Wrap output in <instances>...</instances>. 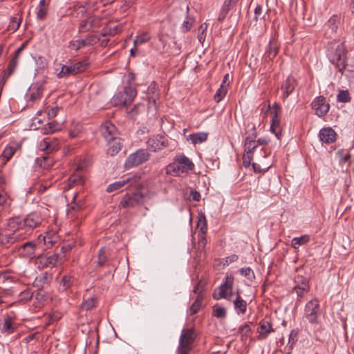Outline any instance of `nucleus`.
<instances>
[{
    "label": "nucleus",
    "mask_w": 354,
    "mask_h": 354,
    "mask_svg": "<svg viewBox=\"0 0 354 354\" xmlns=\"http://www.w3.org/2000/svg\"><path fill=\"white\" fill-rule=\"evenodd\" d=\"M269 140L264 138H259L257 140H255V147L254 149L251 150V153L249 155L247 152L244 151L243 156V165L245 167H248L251 165V162L253 159V156L257 151V149L259 145H266L268 143Z\"/></svg>",
    "instance_id": "19"
},
{
    "label": "nucleus",
    "mask_w": 354,
    "mask_h": 354,
    "mask_svg": "<svg viewBox=\"0 0 354 354\" xmlns=\"http://www.w3.org/2000/svg\"><path fill=\"white\" fill-rule=\"evenodd\" d=\"M297 340L298 331L292 330L289 335L288 342L287 346L285 347L283 352L286 354H291L292 348Z\"/></svg>",
    "instance_id": "34"
},
{
    "label": "nucleus",
    "mask_w": 354,
    "mask_h": 354,
    "mask_svg": "<svg viewBox=\"0 0 354 354\" xmlns=\"http://www.w3.org/2000/svg\"><path fill=\"white\" fill-rule=\"evenodd\" d=\"M68 75H76L73 64L63 65L61 71L57 74L58 77L62 78Z\"/></svg>",
    "instance_id": "44"
},
{
    "label": "nucleus",
    "mask_w": 354,
    "mask_h": 354,
    "mask_svg": "<svg viewBox=\"0 0 354 354\" xmlns=\"http://www.w3.org/2000/svg\"><path fill=\"white\" fill-rule=\"evenodd\" d=\"M239 0H225L223 5L219 12L218 21L223 22L228 12L232 10L237 4Z\"/></svg>",
    "instance_id": "23"
},
{
    "label": "nucleus",
    "mask_w": 354,
    "mask_h": 354,
    "mask_svg": "<svg viewBox=\"0 0 354 354\" xmlns=\"http://www.w3.org/2000/svg\"><path fill=\"white\" fill-rule=\"evenodd\" d=\"M102 17L95 15H88L87 17L80 21L78 27L80 33L89 32L93 28H99L102 26Z\"/></svg>",
    "instance_id": "11"
},
{
    "label": "nucleus",
    "mask_w": 354,
    "mask_h": 354,
    "mask_svg": "<svg viewBox=\"0 0 354 354\" xmlns=\"http://www.w3.org/2000/svg\"><path fill=\"white\" fill-rule=\"evenodd\" d=\"M147 96L149 103L156 105V101L158 99L159 96L158 86L156 82H153L147 88Z\"/></svg>",
    "instance_id": "29"
},
{
    "label": "nucleus",
    "mask_w": 354,
    "mask_h": 354,
    "mask_svg": "<svg viewBox=\"0 0 354 354\" xmlns=\"http://www.w3.org/2000/svg\"><path fill=\"white\" fill-rule=\"evenodd\" d=\"M251 331L252 330L249 324L245 323L243 325L240 326V327L239 328L238 333L241 336V340L244 341L246 340L247 338L249 337Z\"/></svg>",
    "instance_id": "45"
},
{
    "label": "nucleus",
    "mask_w": 354,
    "mask_h": 354,
    "mask_svg": "<svg viewBox=\"0 0 354 354\" xmlns=\"http://www.w3.org/2000/svg\"><path fill=\"white\" fill-rule=\"evenodd\" d=\"M147 147L152 151H157L167 147V139L160 135L149 138L147 142Z\"/></svg>",
    "instance_id": "17"
},
{
    "label": "nucleus",
    "mask_w": 354,
    "mask_h": 354,
    "mask_svg": "<svg viewBox=\"0 0 354 354\" xmlns=\"http://www.w3.org/2000/svg\"><path fill=\"white\" fill-rule=\"evenodd\" d=\"M310 241L309 235L304 234L300 237H295L291 241V245L294 248H297L299 245H304Z\"/></svg>",
    "instance_id": "40"
},
{
    "label": "nucleus",
    "mask_w": 354,
    "mask_h": 354,
    "mask_svg": "<svg viewBox=\"0 0 354 354\" xmlns=\"http://www.w3.org/2000/svg\"><path fill=\"white\" fill-rule=\"evenodd\" d=\"M212 315L217 318L223 319L226 317V310L224 307L214 306Z\"/></svg>",
    "instance_id": "55"
},
{
    "label": "nucleus",
    "mask_w": 354,
    "mask_h": 354,
    "mask_svg": "<svg viewBox=\"0 0 354 354\" xmlns=\"http://www.w3.org/2000/svg\"><path fill=\"white\" fill-rule=\"evenodd\" d=\"M337 100L338 102H344V103L349 102L351 101V98L350 97V93H349L348 91V90L340 91L337 96Z\"/></svg>",
    "instance_id": "52"
},
{
    "label": "nucleus",
    "mask_w": 354,
    "mask_h": 354,
    "mask_svg": "<svg viewBox=\"0 0 354 354\" xmlns=\"http://www.w3.org/2000/svg\"><path fill=\"white\" fill-rule=\"evenodd\" d=\"M53 280V275L47 272H43L37 276L34 282L33 286L39 289H41L45 285H48Z\"/></svg>",
    "instance_id": "24"
},
{
    "label": "nucleus",
    "mask_w": 354,
    "mask_h": 354,
    "mask_svg": "<svg viewBox=\"0 0 354 354\" xmlns=\"http://www.w3.org/2000/svg\"><path fill=\"white\" fill-rule=\"evenodd\" d=\"M107 257L105 254L104 248H102L98 252L97 264L100 266H103L106 262Z\"/></svg>",
    "instance_id": "57"
},
{
    "label": "nucleus",
    "mask_w": 354,
    "mask_h": 354,
    "mask_svg": "<svg viewBox=\"0 0 354 354\" xmlns=\"http://www.w3.org/2000/svg\"><path fill=\"white\" fill-rule=\"evenodd\" d=\"M265 15H263V8L261 5H257L254 8V19L256 21L259 20L264 19Z\"/></svg>",
    "instance_id": "58"
},
{
    "label": "nucleus",
    "mask_w": 354,
    "mask_h": 354,
    "mask_svg": "<svg viewBox=\"0 0 354 354\" xmlns=\"http://www.w3.org/2000/svg\"><path fill=\"white\" fill-rule=\"evenodd\" d=\"M347 50L344 42H330L328 44L326 55L331 64L342 73L346 66Z\"/></svg>",
    "instance_id": "2"
},
{
    "label": "nucleus",
    "mask_w": 354,
    "mask_h": 354,
    "mask_svg": "<svg viewBox=\"0 0 354 354\" xmlns=\"http://www.w3.org/2000/svg\"><path fill=\"white\" fill-rule=\"evenodd\" d=\"M109 148L107 149V154L113 156L117 154L122 147L121 140L120 138H115L111 142H107Z\"/></svg>",
    "instance_id": "30"
},
{
    "label": "nucleus",
    "mask_w": 354,
    "mask_h": 354,
    "mask_svg": "<svg viewBox=\"0 0 354 354\" xmlns=\"http://www.w3.org/2000/svg\"><path fill=\"white\" fill-rule=\"evenodd\" d=\"M203 302V295H198L194 302L190 307V315L196 314L201 309Z\"/></svg>",
    "instance_id": "42"
},
{
    "label": "nucleus",
    "mask_w": 354,
    "mask_h": 354,
    "mask_svg": "<svg viewBox=\"0 0 354 354\" xmlns=\"http://www.w3.org/2000/svg\"><path fill=\"white\" fill-rule=\"evenodd\" d=\"M82 42H85L84 39H80L70 43V48L75 50H78L82 47L87 46L86 44H83Z\"/></svg>",
    "instance_id": "61"
},
{
    "label": "nucleus",
    "mask_w": 354,
    "mask_h": 354,
    "mask_svg": "<svg viewBox=\"0 0 354 354\" xmlns=\"http://www.w3.org/2000/svg\"><path fill=\"white\" fill-rule=\"evenodd\" d=\"M197 227L200 229L202 234H205L207 232V227L205 215H202L197 222Z\"/></svg>",
    "instance_id": "56"
},
{
    "label": "nucleus",
    "mask_w": 354,
    "mask_h": 354,
    "mask_svg": "<svg viewBox=\"0 0 354 354\" xmlns=\"http://www.w3.org/2000/svg\"><path fill=\"white\" fill-rule=\"evenodd\" d=\"M322 315V309L317 299L309 301L305 306L304 316L312 324H318L319 318Z\"/></svg>",
    "instance_id": "7"
},
{
    "label": "nucleus",
    "mask_w": 354,
    "mask_h": 354,
    "mask_svg": "<svg viewBox=\"0 0 354 354\" xmlns=\"http://www.w3.org/2000/svg\"><path fill=\"white\" fill-rule=\"evenodd\" d=\"M58 145L59 142L57 138L51 140L50 138H47L44 140V146L47 153L57 150L58 149Z\"/></svg>",
    "instance_id": "37"
},
{
    "label": "nucleus",
    "mask_w": 354,
    "mask_h": 354,
    "mask_svg": "<svg viewBox=\"0 0 354 354\" xmlns=\"http://www.w3.org/2000/svg\"><path fill=\"white\" fill-rule=\"evenodd\" d=\"M227 91V88L226 85H220L219 88L216 91V93L214 95V99L216 102H219L221 101L223 97L225 96Z\"/></svg>",
    "instance_id": "48"
},
{
    "label": "nucleus",
    "mask_w": 354,
    "mask_h": 354,
    "mask_svg": "<svg viewBox=\"0 0 354 354\" xmlns=\"http://www.w3.org/2000/svg\"><path fill=\"white\" fill-rule=\"evenodd\" d=\"M39 248V244L35 241H28L21 245L24 250V256L27 258H33L36 256V252Z\"/></svg>",
    "instance_id": "25"
},
{
    "label": "nucleus",
    "mask_w": 354,
    "mask_h": 354,
    "mask_svg": "<svg viewBox=\"0 0 354 354\" xmlns=\"http://www.w3.org/2000/svg\"><path fill=\"white\" fill-rule=\"evenodd\" d=\"M149 153L145 149H138L136 152L130 154L126 159L124 167L131 168L138 166L149 158Z\"/></svg>",
    "instance_id": "12"
},
{
    "label": "nucleus",
    "mask_w": 354,
    "mask_h": 354,
    "mask_svg": "<svg viewBox=\"0 0 354 354\" xmlns=\"http://www.w3.org/2000/svg\"><path fill=\"white\" fill-rule=\"evenodd\" d=\"M295 286H299L300 288H305L309 289L308 279L302 275L298 274L295 278Z\"/></svg>",
    "instance_id": "49"
},
{
    "label": "nucleus",
    "mask_w": 354,
    "mask_h": 354,
    "mask_svg": "<svg viewBox=\"0 0 354 354\" xmlns=\"http://www.w3.org/2000/svg\"><path fill=\"white\" fill-rule=\"evenodd\" d=\"M309 289L305 288H300L299 286H295L293 292L297 294V299L295 303L296 306H298L301 299L308 292Z\"/></svg>",
    "instance_id": "47"
},
{
    "label": "nucleus",
    "mask_w": 354,
    "mask_h": 354,
    "mask_svg": "<svg viewBox=\"0 0 354 354\" xmlns=\"http://www.w3.org/2000/svg\"><path fill=\"white\" fill-rule=\"evenodd\" d=\"M279 51V45L277 44V41L274 39H271L270 41L268 48L266 50L265 54H264V59L266 62L270 61L278 53Z\"/></svg>",
    "instance_id": "27"
},
{
    "label": "nucleus",
    "mask_w": 354,
    "mask_h": 354,
    "mask_svg": "<svg viewBox=\"0 0 354 354\" xmlns=\"http://www.w3.org/2000/svg\"><path fill=\"white\" fill-rule=\"evenodd\" d=\"M297 86L296 80L291 75L282 83L281 90L283 91L282 100L284 101L291 93H293Z\"/></svg>",
    "instance_id": "18"
},
{
    "label": "nucleus",
    "mask_w": 354,
    "mask_h": 354,
    "mask_svg": "<svg viewBox=\"0 0 354 354\" xmlns=\"http://www.w3.org/2000/svg\"><path fill=\"white\" fill-rule=\"evenodd\" d=\"M319 137L323 142L330 144L336 140L337 133L331 127H326L319 131Z\"/></svg>",
    "instance_id": "22"
},
{
    "label": "nucleus",
    "mask_w": 354,
    "mask_h": 354,
    "mask_svg": "<svg viewBox=\"0 0 354 354\" xmlns=\"http://www.w3.org/2000/svg\"><path fill=\"white\" fill-rule=\"evenodd\" d=\"M48 127H45L44 129V133H53L55 131H56L57 130H58V124L57 122H49L48 124H47Z\"/></svg>",
    "instance_id": "62"
},
{
    "label": "nucleus",
    "mask_w": 354,
    "mask_h": 354,
    "mask_svg": "<svg viewBox=\"0 0 354 354\" xmlns=\"http://www.w3.org/2000/svg\"><path fill=\"white\" fill-rule=\"evenodd\" d=\"M137 95L136 89L131 86H125L123 91L116 93L111 100L115 106H127L132 103Z\"/></svg>",
    "instance_id": "4"
},
{
    "label": "nucleus",
    "mask_w": 354,
    "mask_h": 354,
    "mask_svg": "<svg viewBox=\"0 0 354 354\" xmlns=\"http://www.w3.org/2000/svg\"><path fill=\"white\" fill-rule=\"evenodd\" d=\"M270 155V151L264 148L261 147L259 150L258 148L257 149V151L255 152L253 158H255L259 162L263 163V160Z\"/></svg>",
    "instance_id": "43"
},
{
    "label": "nucleus",
    "mask_w": 354,
    "mask_h": 354,
    "mask_svg": "<svg viewBox=\"0 0 354 354\" xmlns=\"http://www.w3.org/2000/svg\"><path fill=\"white\" fill-rule=\"evenodd\" d=\"M33 296V292L30 290H28V289H26V290L21 292L20 293V299L21 300H24L26 301L30 300Z\"/></svg>",
    "instance_id": "64"
},
{
    "label": "nucleus",
    "mask_w": 354,
    "mask_h": 354,
    "mask_svg": "<svg viewBox=\"0 0 354 354\" xmlns=\"http://www.w3.org/2000/svg\"><path fill=\"white\" fill-rule=\"evenodd\" d=\"M97 304V298L96 297H89L88 299H84V301L81 304V308L86 311L90 310L95 308Z\"/></svg>",
    "instance_id": "39"
},
{
    "label": "nucleus",
    "mask_w": 354,
    "mask_h": 354,
    "mask_svg": "<svg viewBox=\"0 0 354 354\" xmlns=\"http://www.w3.org/2000/svg\"><path fill=\"white\" fill-rule=\"evenodd\" d=\"M21 233L16 229L15 230H8L7 225L4 231L0 233V248H9L11 245L23 240Z\"/></svg>",
    "instance_id": "9"
},
{
    "label": "nucleus",
    "mask_w": 354,
    "mask_h": 354,
    "mask_svg": "<svg viewBox=\"0 0 354 354\" xmlns=\"http://www.w3.org/2000/svg\"><path fill=\"white\" fill-rule=\"evenodd\" d=\"M339 24V19L337 16H333L330 17L327 21L326 26L328 30H326L325 35H328V37H330L332 35L335 34L337 32Z\"/></svg>",
    "instance_id": "32"
},
{
    "label": "nucleus",
    "mask_w": 354,
    "mask_h": 354,
    "mask_svg": "<svg viewBox=\"0 0 354 354\" xmlns=\"http://www.w3.org/2000/svg\"><path fill=\"white\" fill-rule=\"evenodd\" d=\"M18 324L15 322L14 317L7 314L4 316L0 325V330L2 333L10 335L17 331Z\"/></svg>",
    "instance_id": "15"
},
{
    "label": "nucleus",
    "mask_w": 354,
    "mask_h": 354,
    "mask_svg": "<svg viewBox=\"0 0 354 354\" xmlns=\"http://www.w3.org/2000/svg\"><path fill=\"white\" fill-rule=\"evenodd\" d=\"M75 283V278L71 275H64L61 279L59 290L66 291L69 289Z\"/></svg>",
    "instance_id": "35"
},
{
    "label": "nucleus",
    "mask_w": 354,
    "mask_h": 354,
    "mask_svg": "<svg viewBox=\"0 0 354 354\" xmlns=\"http://www.w3.org/2000/svg\"><path fill=\"white\" fill-rule=\"evenodd\" d=\"M273 331L272 324L269 321L263 319L259 322L257 332L259 333L260 338L265 339L268 337L270 333Z\"/></svg>",
    "instance_id": "26"
},
{
    "label": "nucleus",
    "mask_w": 354,
    "mask_h": 354,
    "mask_svg": "<svg viewBox=\"0 0 354 354\" xmlns=\"http://www.w3.org/2000/svg\"><path fill=\"white\" fill-rule=\"evenodd\" d=\"M48 8H47L39 7L37 12V18L39 20H44L48 14Z\"/></svg>",
    "instance_id": "63"
},
{
    "label": "nucleus",
    "mask_w": 354,
    "mask_h": 354,
    "mask_svg": "<svg viewBox=\"0 0 354 354\" xmlns=\"http://www.w3.org/2000/svg\"><path fill=\"white\" fill-rule=\"evenodd\" d=\"M311 106L315 111V114L319 118L325 116L330 109V104L326 102V98L322 95L316 97L313 100Z\"/></svg>",
    "instance_id": "13"
},
{
    "label": "nucleus",
    "mask_w": 354,
    "mask_h": 354,
    "mask_svg": "<svg viewBox=\"0 0 354 354\" xmlns=\"http://www.w3.org/2000/svg\"><path fill=\"white\" fill-rule=\"evenodd\" d=\"M196 337V335L193 328L183 329L179 339L177 354H189Z\"/></svg>",
    "instance_id": "5"
},
{
    "label": "nucleus",
    "mask_w": 354,
    "mask_h": 354,
    "mask_svg": "<svg viewBox=\"0 0 354 354\" xmlns=\"http://www.w3.org/2000/svg\"><path fill=\"white\" fill-rule=\"evenodd\" d=\"M41 221L40 214L32 212L24 219L19 217L10 218L7 222V227L12 230L17 229L20 234L21 233V236L24 239L32 233L34 228L41 223Z\"/></svg>",
    "instance_id": "1"
},
{
    "label": "nucleus",
    "mask_w": 354,
    "mask_h": 354,
    "mask_svg": "<svg viewBox=\"0 0 354 354\" xmlns=\"http://www.w3.org/2000/svg\"><path fill=\"white\" fill-rule=\"evenodd\" d=\"M58 237L56 234L52 233H47L45 236H39L38 242L39 244L43 241L44 245H46L47 248L52 247L57 241Z\"/></svg>",
    "instance_id": "33"
},
{
    "label": "nucleus",
    "mask_w": 354,
    "mask_h": 354,
    "mask_svg": "<svg viewBox=\"0 0 354 354\" xmlns=\"http://www.w3.org/2000/svg\"><path fill=\"white\" fill-rule=\"evenodd\" d=\"M194 162L185 155L181 153L176 155L172 162L167 165L165 170L167 175L173 176H183L189 171L194 169Z\"/></svg>",
    "instance_id": "3"
},
{
    "label": "nucleus",
    "mask_w": 354,
    "mask_h": 354,
    "mask_svg": "<svg viewBox=\"0 0 354 354\" xmlns=\"http://www.w3.org/2000/svg\"><path fill=\"white\" fill-rule=\"evenodd\" d=\"M72 64L74 67L75 73L77 74L79 73L84 71L86 69L88 62L86 59H84L82 61L77 62Z\"/></svg>",
    "instance_id": "50"
},
{
    "label": "nucleus",
    "mask_w": 354,
    "mask_h": 354,
    "mask_svg": "<svg viewBox=\"0 0 354 354\" xmlns=\"http://www.w3.org/2000/svg\"><path fill=\"white\" fill-rule=\"evenodd\" d=\"M16 148L11 146H7L1 153V156L4 160L3 164H6L16 152Z\"/></svg>",
    "instance_id": "41"
},
{
    "label": "nucleus",
    "mask_w": 354,
    "mask_h": 354,
    "mask_svg": "<svg viewBox=\"0 0 354 354\" xmlns=\"http://www.w3.org/2000/svg\"><path fill=\"white\" fill-rule=\"evenodd\" d=\"M251 127V129L246 132L248 136H246L244 141V149L245 152H247L249 155L251 153V150L255 147V139L257 137V132L256 130L255 125L252 123H248V127Z\"/></svg>",
    "instance_id": "14"
},
{
    "label": "nucleus",
    "mask_w": 354,
    "mask_h": 354,
    "mask_svg": "<svg viewBox=\"0 0 354 354\" xmlns=\"http://www.w3.org/2000/svg\"><path fill=\"white\" fill-rule=\"evenodd\" d=\"M20 23H21L20 19H17V17H12L10 19V24L8 26L9 30H12L13 32H15L19 28Z\"/></svg>",
    "instance_id": "59"
},
{
    "label": "nucleus",
    "mask_w": 354,
    "mask_h": 354,
    "mask_svg": "<svg viewBox=\"0 0 354 354\" xmlns=\"http://www.w3.org/2000/svg\"><path fill=\"white\" fill-rule=\"evenodd\" d=\"M100 131L106 142L118 138L115 127L109 121H106L101 125Z\"/></svg>",
    "instance_id": "16"
},
{
    "label": "nucleus",
    "mask_w": 354,
    "mask_h": 354,
    "mask_svg": "<svg viewBox=\"0 0 354 354\" xmlns=\"http://www.w3.org/2000/svg\"><path fill=\"white\" fill-rule=\"evenodd\" d=\"M208 137V133L205 132H197L194 133L189 134L187 137V140H191V142L196 144H201L207 140Z\"/></svg>",
    "instance_id": "36"
},
{
    "label": "nucleus",
    "mask_w": 354,
    "mask_h": 354,
    "mask_svg": "<svg viewBox=\"0 0 354 354\" xmlns=\"http://www.w3.org/2000/svg\"><path fill=\"white\" fill-rule=\"evenodd\" d=\"M140 188L133 187L136 190L132 193H127L120 201V205L123 208H133L143 203L144 195L140 192Z\"/></svg>",
    "instance_id": "8"
},
{
    "label": "nucleus",
    "mask_w": 354,
    "mask_h": 354,
    "mask_svg": "<svg viewBox=\"0 0 354 354\" xmlns=\"http://www.w3.org/2000/svg\"><path fill=\"white\" fill-rule=\"evenodd\" d=\"M240 274L246 277L250 281H252L254 278V273L253 270L250 268H242L239 270Z\"/></svg>",
    "instance_id": "51"
},
{
    "label": "nucleus",
    "mask_w": 354,
    "mask_h": 354,
    "mask_svg": "<svg viewBox=\"0 0 354 354\" xmlns=\"http://www.w3.org/2000/svg\"><path fill=\"white\" fill-rule=\"evenodd\" d=\"M58 254H53L48 257L45 255H39L37 257V263L39 268H53L56 266L58 261Z\"/></svg>",
    "instance_id": "20"
},
{
    "label": "nucleus",
    "mask_w": 354,
    "mask_h": 354,
    "mask_svg": "<svg viewBox=\"0 0 354 354\" xmlns=\"http://www.w3.org/2000/svg\"><path fill=\"white\" fill-rule=\"evenodd\" d=\"M127 184H129L130 187H136L137 189L141 187L140 176L132 175L131 176L124 178L121 180L114 182L107 187L106 192L111 193L113 191L118 190Z\"/></svg>",
    "instance_id": "10"
},
{
    "label": "nucleus",
    "mask_w": 354,
    "mask_h": 354,
    "mask_svg": "<svg viewBox=\"0 0 354 354\" xmlns=\"http://www.w3.org/2000/svg\"><path fill=\"white\" fill-rule=\"evenodd\" d=\"M100 40V37L97 35L90 34L86 36L84 39L85 42H82L83 44H86V46H93L97 44Z\"/></svg>",
    "instance_id": "53"
},
{
    "label": "nucleus",
    "mask_w": 354,
    "mask_h": 354,
    "mask_svg": "<svg viewBox=\"0 0 354 354\" xmlns=\"http://www.w3.org/2000/svg\"><path fill=\"white\" fill-rule=\"evenodd\" d=\"M27 44H28L27 41L24 42V43H22L21 45L20 46V47H19L15 50L14 56H13L12 59L10 61V63H9V65H8V68H9L10 73L12 72V71H14L15 68H16V66H17V64H18V59H19L21 52L26 47Z\"/></svg>",
    "instance_id": "31"
},
{
    "label": "nucleus",
    "mask_w": 354,
    "mask_h": 354,
    "mask_svg": "<svg viewBox=\"0 0 354 354\" xmlns=\"http://www.w3.org/2000/svg\"><path fill=\"white\" fill-rule=\"evenodd\" d=\"M234 310L238 315H243L247 310V302L241 297L240 294L237 292L236 299L233 301Z\"/></svg>",
    "instance_id": "28"
},
{
    "label": "nucleus",
    "mask_w": 354,
    "mask_h": 354,
    "mask_svg": "<svg viewBox=\"0 0 354 354\" xmlns=\"http://www.w3.org/2000/svg\"><path fill=\"white\" fill-rule=\"evenodd\" d=\"M150 36L148 33H142L139 36H137L133 41V44L135 46L140 45L142 44L146 43L150 39Z\"/></svg>",
    "instance_id": "54"
},
{
    "label": "nucleus",
    "mask_w": 354,
    "mask_h": 354,
    "mask_svg": "<svg viewBox=\"0 0 354 354\" xmlns=\"http://www.w3.org/2000/svg\"><path fill=\"white\" fill-rule=\"evenodd\" d=\"M234 280V278L232 274L227 275L221 286L214 290L213 298L215 300H219L222 298L230 299L233 295Z\"/></svg>",
    "instance_id": "6"
},
{
    "label": "nucleus",
    "mask_w": 354,
    "mask_h": 354,
    "mask_svg": "<svg viewBox=\"0 0 354 354\" xmlns=\"http://www.w3.org/2000/svg\"><path fill=\"white\" fill-rule=\"evenodd\" d=\"M44 90L43 84L41 83H35L32 84L26 94V96L28 100L34 102L39 98H40L42 95L43 91Z\"/></svg>",
    "instance_id": "21"
},
{
    "label": "nucleus",
    "mask_w": 354,
    "mask_h": 354,
    "mask_svg": "<svg viewBox=\"0 0 354 354\" xmlns=\"http://www.w3.org/2000/svg\"><path fill=\"white\" fill-rule=\"evenodd\" d=\"M73 10L77 12L76 17H83L87 12L86 8L82 5L74 6Z\"/></svg>",
    "instance_id": "60"
},
{
    "label": "nucleus",
    "mask_w": 354,
    "mask_h": 354,
    "mask_svg": "<svg viewBox=\"0 0 354 354\" xmlns=\"http://www.w3.org/2000/svg\"><path fill=\"white\" fill-rule=\"evenodd\" d=\"M37 165L43 169H48L53 165V160L48 156H43L41 157H38L36 159Z\"/></svg>",
    "instance_id": "38"
},
{
    "label": "nucleus",
    "mask_w": 354,
    "mask_h": 354,
    "mask_svg": "<svg viewBox=\"0 0 354 354\" xmlns=\"http://www.w3.org/2000/svg\"><path fill=\"white\" fill-rule=\"evenodd\" d=\"M120 30V26H116L114 27H104L100 33V35L102 37H106V36H115Z\"/></svg>",
    "instance_id": "46"
}]
</instances>
